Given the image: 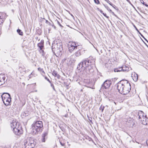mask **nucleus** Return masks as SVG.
<instances>
[{
  "label": "nucleus",
  "instance_id": "f8f14e48",
  "mask_svg": "<svg viewBox=\"0 0 148 148\" xmlns=\"http://www.w3.org/2000/svg\"><path fill=\"white\" fill-rule=\"evenodd\" d=\"M62 43L60 40L55 41L54 43L53 44L52 47L54 46V47H56L58 48H59L62 46Z\"/></svg>",
  "mask_w": 148,
  "mask_h": 148
},
{
  "label": "nucleus",
  "instance_id": "f257e3e1",
  "mask_svg": "<svg viewBox=\"0 0 148 148\" xmlns=\"http://www.w3.org/2000/svg\"><path fill=\"white\" fill-rule=\"evenodd\" d=\"M90 57L89 59L83 60L78 65L79 70L82 69L83 70L82 74L84 75H89L93 71V67L95 64V60Z\"/></svg>",
  "mask_w": 148,
  "mask_h": 148
},
{
  "label": "nucleus",
  "instance_id": "b1692460",
  "mask_svg": "<svg viewBox=\"0 0 148 148\" xmlns=\"http://www.w3.org/2000/svg\"><path fill=\"white\" fill-rule=\"evenodd\" d=\"M114 69V71L115 72H119L122 71V70H121V69Z\"/></svg>",
  "mask_w": 148,
  "mask_h": 148
},
{
  "label": "nucleus",
  "instance_id": "bb28decb",
  "mask_svg": "<svg viewBox=\"0 0 148 148\" xmlns=\"http://www.w3.org/2000/svg\"><path fill=\"white\" fill-rule=\"evenodd\" d=\"M94 1L95 3L97 4H99L100 3V2L99 0H94Z\"/></svg>",
  "mask_w": 148,
  "mask_h": 148
},
{
  "label": "nucleus",
  "instance_id": "f704fd0d",
  "mask_svg": "<svg viewBox=\"0 0 148 148\" xmlns=\"http://www.w3.org/2000/svg\"><path fill=\"white\" fill-rule=\"evenodd\" d=\"M128 2H129L130 4L132 5L131 3V2L129 0H126Z\"/></svg>",
  "mask_w": 148,
  "mask_h": 148
},
{
  "label": "nucleus",
  "instance_id": "c756f323",
  "mask_svg": "<svg viewBox=\"0 0 148 148\" xmlns=\"http://www.w3.org/2000/svg\"><path fill=\"white\" fill-rule=\"evenodd\" d=\"M104 109V107H102L101 106V107L100 108V110H101L102 112H103Z\"/></svg>",
  "mask_w": 148,
  "mask_h": 148
},
{
  "label": "nucleus",
  "instance_id": "6e6552de",
  "mask_svg": "<svg viewBox=\"0 0 148 148\" xmlns=\"http://www.w3.org/2000/svg\"><path fill=\"white\" fill-rule=\"evenodd\" d=\"M112 83L110 80H106L101 86L102 89H108L110 87Z\"/></svg>",
  "mask_w": 148,
  "mask_h": 148
},
{
  "label": "nucleus",
  "instance_id": "dca6fc26",
  "mask_svg": "<svg viewBox=\"0 0 148 148\" xmlns=\"http://www.w3.org/2000/svg\"><path fill=\"white\" fill-rule=\"evenodd\" d=\"M132 77L133 80L134 81L136 82L137 81L138 79V75L135 73H134L133 74H132Z\"/></svg>",
  "mask_w": 148,
  "mask_h": 148
},
{
  "label": "nucleus",
  "instance_id": "a878e982",
  "mask_svg": "<svg viewBox=\"0 0 148 148\" xmlns=\"http://www.w3.org/2000/svg\"><path fill=\"white\" fill-rule=\"evenodd\" d=\"M139 34L145 40H146L147 42H148V41L143 36V35L140 32H138Z\"/></svg>",
  "mask_w": 148,
  "mask_h": 148
},
{
  "label": "nucleus",
  "instance_id": "4c0bfd02",
  "mask_svg": "<svg viewBox=\"0 0 148 148\" xmlns=\"http://www.w3.org/2000/svg\"><path fill=\"white\" fill-rule=\"evenodd\" d=\"M144 43L145 44V45H146V46L147 47V48H148V45L145 43L144 42Z\"/></svg>",
  "mask_w": 148,
  "mask_h": 148
},
{
  "label": "nucleus",
  "instance_id": "6ab92c4d",
  "mask_svg": "<svg viewBox=\"0 0 148 148\" xmlns=\"http://www.w3.org/2000/svg\"><path fill=\"white\" fill-rule=\"evenodd\" d=\"M138 116H139V119L140 120V118L144 116V113L142 111H140L139 112H138Z\"/></svg>",
  "mask_w": 148,
  "mask_h": 148
},
{
  "label": "nucleus",
  "instance_id": "a19ab883",
  "mask_svg": "<svg viewBox=\"0 0 148 148\" xmlns=\"http://www.w3.org/2000/svg\"><path fill=\"white\" fill-rule=\"evenodd\" d=\"M109 4H110V5H111V6H112V7H113V6L112 5V4L111 3H110V2Z\"/></svg>",
  "mask_w": 148,
  "mask_h": 148
},
{
  "label": "nucleus",
  "instance_id": "e433bc0d",
  "mask_svg": "<svg viewBox=\"0 0 148 148\" xmlns=\"http://www.w3.org/2000/svg\"><path fill=\"white\" fill-rule=\"evenodd\" d=\"M103 5L104 6H105V7L106 8H107V9L108 10V7H107H107H106V6H105V5H104V4H103Z\"/></svg>",
  "mask_w": 148,
  "mask_h": 148
},
{
  "label": "nucleus",
  "instance_id": "72a5a7b5",
  "mask_svg": "<svg viewBox=\"0 0 148 148\" xmlns=\"http://www.w3.org/2000/svg\"><path fill=\"white\" fill-rule=\"evenodd\" d=\"M134 27L136 29V30L138 31V32H139V31L138 30V29H137V28H136V26L134 25Z\"/></svg>",
  "mask_w": 148,
  "mask_h": 148
},
{
  "label": "nucleus",
  "instance_id": "473e14b6",
  "mask_svg": "<svg viewBox=\"0 0 148 148\" xmlns=\"http://www.w3.org/2000/svg\"><path fill=\"white\" fill-rule=\"evenodd\" d=\"M103 14L107 18H109V16H107L106 14H104V13H103Z\"/></svg>",
  "mask_w": 148,
  "mask_h": 148
},
{
  "label": "nucleus",
  "instance_id": "09e8293b",
  "mask_svg": "<svg viewBox=\"0 0 148 148\" xmlns=\"http://www.w3.org/2000/svg\"><path fill=\"white\" fill-rule=\"evenodd\" d=\"M110 11H111V10H110Z\"/></svg>",
  "mask_w": 148,
  "mask_h": 148
},
{
  "label": "nucleus",
  "instance_id": "9d476101",
  "mask_svg": "<svg viewBox=\"0 0 148 148\" xmlns=\"http://www.w3.org/2000/svg\"><path fill=\"white\" fill-rule=\"evenodd\" d=\"M10 126L12 129L21 126L19 123L18 122H16L14 120H13L12 122L10 124Z\"/></svg>",
  "mask_w": 148,
  "mask_h": 148
},
{
  "label": "nucleus",
  "instance_id": "aec40b11",
  "mask_svg": "<svg viewBox=\"0 0 148 148\" xmlns=\"http://www.w3.org/2000/svg\"><path fill=\"white\" fill-rule=\"evenodd\" d=\"M141 123L144 125H147L148 124V119H146L144 120H142Z\"/></svg>",
  "mask_w": 148,
  "mask_h": 148
},
{
  "label": "nucleus",
  "instance_id": "0eeeda50",
  "mask_svg": "<svg viewBox=\"0 0 148 148\" xmlns=\"http://www.w3.org/2000/svg\"><path fill=\"white\" fill-rule=\"evenodd\" d=\"M85 51L84 50H79L75 52L74 54L72 55L70 57V59L71 60H72L73 59V61L74 62L75 60L74 59H73V58H75V57H78L80 56L82 54V53L83 52H84Z\"/></svg>",
  "mask_w": 148,
  "mask_h": 148
},
{
  "label": "nucleus",
  "instance_id": "20e7f679",
  "mask_svg": "<svg viewBox=\"0 0 148 148\" xmlns=\"http://www.w3.org/2000/svg\"><path fill=\"white\" fill-rule=\"evenodd\" d=\"M1 97L3 103L6 106L10 105L11 97L9 94L7 93H3L1 95Z\"/></svg>",
  "mask_w": 148,
  "mask_h": 148
},
{
  "label": "nucleus",
  "instance_id": "2f4dec72",
  "mask_svg": "<svg viewBox=\"0 0 148 148\" xmlns=\"http://www.w3.org/2000/svg\"><path fill=\"white\" fill-rule=\"evenodd\" d=\"M57 23L58 24L60 27H62V26L61 25L60 23L58 21H57Z\"/></svg>",
  "mask_w": 148,
  "mask_h": 148
},
{
  "label": "nucleus",
  "instance_id": "4be33fe9",
  "mask_svg": "<svg viewBox=\"0 0 148 148\" xmlns=\"http://www.w3.org/2000/svg\"><path fill=\"white\" fill-rule=\"evenodd\" d=\"M38 71H40L41 73H43L44 74H45V73L42 69H41L40 68H38Z\"/></svg>",
  "mask_w": 148,
  "mask_h": 148
},
{
  "label": "nucleus",
  "instance_id": "49530a36",
  "mask_svg": "<svg viewBox=\"0 0 148 148\" xmlns=\"http://www.w3.org/2000/svg\"><path fill=\"white\" fill-rule=\"evenodd\" d=\"M21 68H22L21 67H20L19 68V69H21Z\"/></svg>",
  "mask_w": 148,
  "mask_h": 148
},
{
  "label": "nucleus",
  "instance_id": "a18cd8bd",
  "mask_svg": "<svg viewBox=\"0 0 148 148\" xmlns=\"http://www.w3.org/2000/svg\"><path fill=\"white\" fill-rule=\"evenodd\" d=\"M48 22V21L47 20H46V22L47 23Z\"/></svg>",
  "mask_w": 148,
  "mask_h": 148
},
{
  "label": "nucleus",
  "instance_id": "79ce46f5",
  "mask_svg": "<svg viewBox=\"0 0 148 148\" xmlns=\"http://www.w3.org/2000/svg\"><path fill=\"white\" fill-rule=\"evenodd\" d=\"M109 4H110V5H111V6H112V7H113V6L112 5V4L111 3H110V2Z\"/></svg>",
  "mask_w": 148,
  "mask_h": 148
},
{
  "label": "nucleus",
  "instance_id": "ddd939ff",
  "mask_svg": "<svg viewBox=\"0 0 148 148\" xmlns=\"http://www.w3.org/2000/svg\"><path fill=\"white\" fill-rule=\"evenodd\" d=\"M48 135V132L46 131L44 132L42 135L41 140L42 142H45V139L47 138V136Z\"/></svg>",
  "mask_w": 148,
  "mask_h": 148
},
{
  "label": "nucleus",
  "instance_id": "f3484780",
  "mask_svg": "<svg viewBox=\"0 0 148 148\" xmlns=\"http://www.w3.org/2000/svg\"><path fill=\"white\" fill-rule=\"evenodd\" d=\"M52 74L55 77H56L58 79H60V76L59 74L57 73L56 71H53L52 72Z\"/></svg>",
  "mask_w": 148,
  "mask_h": 148
},
{
  "label": "nucleus",
  "instance_id": "393cba45",
  "mask_svg": "<svg viewBox=\"0 0 148 148\" xmlns=\"http://www.w3.org/2000/svg\"><path fill=\"white\" fill-rule=\"evenodd\" d=\"M141 3L144 5H145L146 7L148 6V5L146 3H145L144 2V1L142 0V1H141Z\"/></svg>",
  "mask_w": 148,
  "mask_h": 148
},
{
  "label": "nucleus",
  "instance_id": "5701e85b",
  "mask_svg": "<svg viewBox=\"0 0 148 148\" xmlns=\"http://www.w3.org/2000/svg\"><path fill=\"white\" fill-rule=\"evenodd\" d=\"M148 119L146 117V115H145L144 116L141 117V118L140 119V120L141 121V122L142 121V120H145L146 119Z\"/></svg>",
  "mask_w": 148,
  "mask_h": 148
},
{
  "label": "nucleus",
  "instance_id": "412c9836",
  "mask_svg": "<svg viewBox=\"0 0 148 148\" xmlns=\"http://www.w3.org/2000/svg\"><path fill=\"white\" fill-rule=\"evenodd\" d=\"M17 31L20 35L21 36L23 35V32L20 29H18L17 30Z\"/></svg>",
  "mask_w": 148,
  "mask_h": 148
},
{
  "label": "nucleus",
  "instance_id": "9b49d317",
  "mask_svg": "<svg viewBox=\"0 0 148 148\" xmlns=\"http://www.w3.org/2000/svg\"><path fill=\"white\" fill-rule=\"evenodd\" d=\"M7 80L6 77L3 75H0V86L5 84Z\"/></svg>",
  "mask_w": 148,
  "mask_h": 148
},
{
  "label": "nucleus",
  "instance_id": "58836bf2",
  "mask_svg": "<svg viewBox=\"0 0 148 148\" xmlns=\"http://www.w3.org/2000/svg\"><path fill=\"white\" fill-rule=\"evenodd\" d=\"M146 143L147 145L148 146V140L146 141Z\"/></svg>",
  "mask_w": 148,
  "mask_h": 148
},
{
  "label": "nucleus",
  "instance_id": "1a4fd4ad",
  "mask_svg": "<svg viewBox=\"0 0 148 148\" xmlns=\"http://www.w3.org/2000/svg\"><path fill=\"white\" fill-rule=\"evenodd\" d=\"M13 132L15 134L17 135H19L22 133V130L21 126L13 129Z\"/></svg>",
  "mask_w": 148,
  "mask_h": 148
},
{
  "label": "nucleus",
  "instance_id": "cd10ccee",
  "mask_svg": "<svg viewBox=\"0 0 148 148\" xmlns=\"http://www.w3.org/2000/svg\"><path fill=\"white\" fill-rule=\"evenodd\" d=\"M45 79L48 81L50 83H51V82L49 79L47 77H45Z\"/></svg>",
  "mask_w": 148,
  "mask_h": 148
},
{
  "label": "nucleus",
  "instance_id": "7c9ffc66",
  "mask_svg": "<svg viewBox=\"0 0 148 148\" xmlns=\"http://www.w3.org/2000/svg\"><path fill=\"white\" fill-rule=\"evenodd\" d=\"M24 113L25 114V116H27L29 114L28 113V112H27V111L25 112Z\"/></svg>",
  "mask_w": 148,
  "mask_h": 148
},
{
  "label": "nucleus",
  "instance_id": "2eb2a0df",
  "mask_svg": "<svg viewBox=\"0 0 148 148\" xmlns=\"http://www.w3.org/2000/svg\"><path fill=\"white\" fill-rule=\"evenodd\" d=\"M38 46L40 48V50L43 53L42 48L44 47V41L43 40H41L40 42L38 44Z\"/></svg>",
  "mask_w": 148,
  "mask_h": 148
},
{
  "label": "nucleus",
  "instance_id": "7ed1b4c3",
  "mask_svg": "<svg viewBox=\"0 0 148 148\" xmlns=\"http://www.w3.org/2000/svg\"><path fill=\"white\" fill-rule=\"evenodd\" d=\"M43 124L40 121H37L34 123L32 125V132L33 134H36L42 130Z\"/></svg>",
  "mask_w": 148,
  "mask_h": 148
},
{
  "label": "nucleus",
  "instance_id": "39448f33",
  "mask_svg": "<svg viewBox=\"0 0 148 148\" xmlns=\"http://www.w3.org/2000/svg\"><path fill=\"white\" fill-rule=\"evenodd\" d=\"M24 145L25 148H33L35 144L33 139L29 137L24 140Z\"/></svg>",
  "mask_w": 148,
  "mask_h": 148
},
{
  "label": "nucleus",
  "instance_id": "3c124183",
  "mask_svg": "<svg viewBox=\"0 0 148 148\" xmlns=\"http://www.w3.org/2000/svg\"><path fill=\"white\" fill-rule=\"evenodd\" d=\"M25 71V70H23L24 71Z\"/></svg>",
  "mask_w": 148,
  "mask_h": 148
},
{
  "label": "nucleus",
  "instance_id": "8fccbe9b",
  "mask_svg": "<svg viewBox=\"0 0 148 148\" xmlns=\"http://www.w3.org/2000/svg\"><path fill=\"white\" fill-rule=\"evenodd\" d=\"M42 55L43 56H44V55H43V54H42Z\"/></svg>",
  "mask_w": 148,
  "mask_h": 148
},
{
  "label": "nucleus",
  "instance_id": "c85d7f7f",
  "mask_svg": "<svg viewBox=\"0 0 148 148\" xmlns=\"http://www.w3.org/2000/svg\"><path fill=\"white\" fill-rule=\"evenodd\" d=\"M50 84L51 87L54 90H55V89L53 84H52L51 83Z\"/></svg>",
  "mask_w": 148,
  "mask_h": 148
},
{
  "label": "nucleus",
  "instance_id": "de8ad7c7",
  "mask_svg": "<svg viewBox=\"0 0 148 148\" xmlns=\"http://www.w3.org/2000/svg\"><path fill=\"white\" fill-rule=\"evenodd\" d=\"M130 119L131 120V121H132V119Z\"/></svg>",
  "mask_w": 148,
  "mask_h": 148
},
{
  "label": "nucleus",
  "instance_id": "a211bd4d",
  "mask_svg": "<svg viewBox=\"0 0 148 148\" xmlns=\"http://www.w3.org/2000/svg\"><path fill=\"white\" fill-rule=\"evenodd\" d=\"M120 69L124 71H127L129 70V68L128 67L124 66H123L122 68H120Z\"/></svg>",
  "mask_w": 148,
  "mask_h": 148
},
{
  "label": "nucleus",
  "instance_id": "423d86ee",
  "mask_svg": "<svg viewBox=\"0 0 148 148\" xmlns=\"http://www.w3.org/2000/svg\"><path fill=\"white\" fill-rule=\"evenodd\" d=\"M69 51L70 52H72L73 50L77 49V45L74 42H71L68 45Z\"/></svg>",
  "mask_w": 148,
  "mask_h": 148
},
{
  "label": "nucleus",
  "instance_id": "37998d69",
  "mask_svg": "<svg viewBox=\"0 0 148 148\" xmlns=\"http://www.w3.org/2000/svg\"><path fill=\"white\" fill-rule=\"evenodd\" d=\"M53 27L54 28V29H56V26H54V25H53Z\"/></svg>",
  "mask_w": 148,
  "mask_h": 148
},
{
  "label": "nucleus",
  "instance_id": "4468645a",
  "mask_svg": "<svg viewBox=\"0 0 148 148\" xmlns=\"http://www.w3.org/2000/svg\"><path fill=\"white\" fill-rule=\"evenodd\" d=\"M6 14L4 13L0 14V25H1L6 18Z\"/></svg>",
  "mask_w": 148,
  "mask_h": 148
},
{
  "label": "nucleus",
  "instance_id": "c03bdc74",
  "mask_svg": "<svg viewBox=\"0 0 148 148\" xmlns=\"http://www.w3.org/2000/svg\"><path fill=\"white\" fill-rule=\"evenodd\" d=\"M60 143V144H61V145H62V146H64V144H62V143Z\"/></svg>",
  "mask_w": 148,
  "mask_h": 148
},
{
  "label": "nucleus",
  "instance_id": "ea45409f",
  "mask_svg": "<svg viewBox=\"0 0 148 148\" xmlns=\"http://www.w3.org/2000/svg\"><path fill=\"white\" fill-rule=\"evenodd\" d=\"M32 74H33V73H32L31 74H30V75H29V77H31V75H32Z\"/></svg>",
  "mask_w": 148,
  "mask_h": 148
},
{
  "label": "nucleus",
  "instance_id": "f03ea898",
  "mask_svg": "<svg viewBox=\"0 0 148 148\" xmlns=\"http://www.w3.org/2000/svg\"><path fill=\"white\" fill-rule=\"evenodd\" d=\"M131 85L126 80H123L119 82L117 88L119 92L121 94L126 95L131 90Z\"/></svg>",
  "mask_w": 148,
  "mask_h": 148
},
{
  "label": "nucleus",
  "instance_id": "c9c22d12",
  "mask_svg": "<svg viewBox=\"0 0 148 148\" xmlns=\"http://www.w3.org/2000/svg\"><path fill=\"white\" fill-rule=\"evenodd\" d=\"M100 12L102 14H103L104 13L103 12V11L101 10H99Z\"/></svg>",
  "mask_w": 148,
  "mask_h": 148
}]
</instances>
